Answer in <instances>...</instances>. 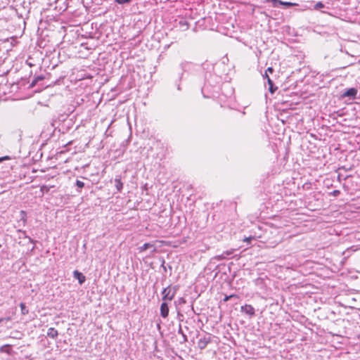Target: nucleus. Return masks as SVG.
<instances>
[{"mask_svg": "<svg viewBox=\"0 0 360 360\" xmlns=\"http://www.w3.org/2000/svg\"><path fill=\"white\" fill-rule=\"evenodd\" d=\"M179 25L182 29V30H187L189 28L188 22L184 19L179 20Z\"/></svg>", "mask_w": 360, "mask_h": 360, "instance_id": "obj_12", "label": "nucleus"}, {"mask_svg": "<svg viewBox=\"0 0 360 360\" xmlns=\"http://www.w3.org/2000/svg\"><path fill=\"white\" fill-rule=\"evenodd\" d=\"M267 82H268V84H269V91H270L271 94H274V93L276 91V89H277L278 88H277V87H274V82H273V81H272L269 77H268V81H267Z\"/></svg>", "mask_w": 360, "mask_h": 360, "instance_id": "obj_13", "label": "nucleus"}, {"mask_svg": "<svg viewBox=\"0 0 360 360\" xmlns=\"http://www.w3.org/2000/svg\"><path fill=\"white\" fill-rule=\"evenodd\" d=\"M150 248H153V252L156 251V248L154 247V245L153 243H146L142 246H140L139 248V251L140 252H142Z\"/></svg>", "mask_w": 360, "mask_h": 360, "instance_id": "obj_10", "label": "nucleus"}, {"mask_svg": "<svg viewBox=\"0 0 360 360\" xmlns=\"http://www.w3.org/2000/svg\"><path fill=\"white\" fill-rule=\"evenodd\" d=\"M178 290V286H174L172 288L170 285L165 288L162 291V300L171 301L175 296V294Z\"/></svg>", "mask_w": 360, "mask_h": 360, "instance_id": "obj_1", "label": "nucleus"}, {"mask_svg": "<svg viewBox=\"0 0 360 360\" xmlns=\"http://www.w3.org/2000/svg\"><path fill=\"white\" fill-rule=\"evenodd\" d=\"M18 232L20 233V236H19L20 239H24L27 240V243H34L33 239H32L30 237L27 236L26 232L25 231H22L20 229L18 230Z\"/></svg>", "mask_w": 360, "mask_h": 360, "instance_id": "obj_9", "label": "nucleus"}, {"mask_svg": "<svg viewBox=\"0 0 360 360\" xmlns=\"http://www.w3.org/2000/svg\"><path fill=\"white\" fill-rule=\"evenodd\" d=\"M273 71H274L273 68L271 67H269L266 69V72H272Z\"/></svg>", "mask_w": 360, "mask_h": 360, "instance_id": "obj_28", "label": "nucleus"}, {"mask_svg": "<svg viewBox=\"0 0 360 360\" xmlns=\"http://www.w3.org/2000/svg\"><path fill=\"white\" fill-rule=\"evenodd\" d=\"M281 5L285 6L287 7H291V6H296L297 4L292 3V2H288V1H282V4H281Z\"/></svg>", "mask_w": 360, "mask_h": 360, "instance_id": "obj_21", "label": "nucleus"}, {"mask_svg": "<svg viewBox=\"0 0 360 360\" xmlns=\"http://www.w3.org/2000/svg\"><path fill=\"white\" fill-rule=\"evenodd\" d=\"M131 0H115V1L119 4H125V3H129L130 2Z\"/></svg>", "mask_w": 360, "mask_h": 360, "instance_id": "obj_23", "label": "nucleus"}, {"mask_svg": "<svg viewBox=\"0 0 360 360\" xmlns=\"http://www.w3.org/2000/svg\"><path fill=\"white\" fill-rule=\"evenodd\" d=\"M357 94V89L355 88H350L346 90L342 95V97H349L350 98H355Z\"/></svg>", "mask_w": 360, "mask_h": 360, "instance_id": "obj_4", "label": "nucleus"}, {"mask_svg": "<svg viewBox=\"0 0 360 360\" xmlns=\"http://www.w3.org/2000/svg\"><path fill=\"white\" fill-rule=\"evenodd\" d=\"M264 78H266V79H268V77H269V75H267V72H265V74H264Z\"/></svg>", "mask_w": 360, "mask_h": 360, "instance_id": "obj_31", "label": "nucleus"}, {"mask_svg": "<svg viewBox=\"0 0 360 360\" xmlns=\"http://www.w3.org/2000/svg\"><path fill=\"white\" fill-rule=\"evenodd\" d=\"M178 333H179L181 335H182L184 333V331H183V330L181 328V324H179V326Z\"/></svg>", "mask_w": 360, "mask_h": 360, "instance_id": "obj_27", "label": "nucleus"}, {"mask_svg": "<svg viewBox=\"0 0 360 360\" xmlns=\"http://www.w3.org/2000/svg\"><path fill=\"white\" fill-rule=\"evenodd\" d=\"M10 347H11V346L9 345H4L0 347V352L10 354L11 353Z\"/></svg>", "mask_w": 360, "mask_h": 360, "instance_id": "obj_15", "label": "nucleus"}, {"mask_svg": "<svg viewBox=\"0 0 360 360\" xmlns=\"http://www.w3.org/2000/svg\"><path fill=\"white\" fill-rule=\"evenodd\" d=\"M21 214H23V215H25V212L21 211Z\"/></svg>", "mask_w": 360, "mask_h": 360, "instance_id": "obj_32", "label": "nucleus"}, {"mask_svg": "<svg viewBox=\"0 0 360 360\" xmlns=\"http://www.w3.org/2000/svg\"><path fill=\"white\" fill-rule=\"evenodd\" d=\"M75 185L77 187V192L81 193L82 188L84 187V183L80 180H77Z\"/></svg>", "mask_w": 360, "mask_h": 360, "instance_id": "obj_14", "label": "nucleus"}, {"mask_svg": "<svg viewBox=\"0 0 360 360\" xmlns=\"http://www.w3.org/2000/svg\"><path fill=\"white\" fill-rule=\"evenodd\" d=\"M58 335V330L54 328H49L47 332V336L56 339Z\"/></svg>", "mask_w": 360, "mask_h": 360, "instance_id": "obj_11", "label": "nucleus"}, {"mask_svg": "<svg viewBox=\"0 0 360 360\" xmlns=\"http://www.w3.org/2000/svg\"><path fill=\"white\" fill-rule=\"evenodd\" d=\"M20 307L21 309V314L22 315H26L29 313V309L27 308V307L25 306V304L23 302H21L20 304Z\"/></svg>", "mask_w": 360, "mask_h": 360, "instance_id": "obj_16", "label": "nucleus"}, {"mask_svg": "<svg viewBox=\"0 0 360 360\" xmlns=\"http://www.w3.org/2000/svg\"><path fill=\"white\" fill-rule=\"evenodd\" d=\"M266 2L271 3L274 7H278L282 4V1L281 0H264Z\"/></svg>", "mask_w": 360, "mask_h": 360, "instance_id": "obj_17", "label": "nucleus"}, {"mask_svg": "<svg viewBox=\"0 0 360 360\" xmlns=\"http://www.w3.org/2000/svg\"><path fill=\"white\" fill-rule=\"evenodd\" d=\"M255 239V237L253 236H250V237H246L243 240L244 242H248V243H250L252 240Z\"/></svg>", "mask_w": 360, "mask_h": 360, "instance_id": "obj_25", "label": "nucleus"}, {"mask_svg": "<svg viewBox=\"0 0 360 360\" xmlns=\"http://www.w3.org/2000/svg\"><path fill=\"white\" fill-rule=\"evenodd\" d=\"M236 250V249L232 248L229 250L224 251L221 255H216L214 257V259L217 261L229 259L233 257V255Z\"/></svg>", "mask_w": 360, "mask_h": 360, "instance_id": "obj_3", "label": "nucleus"}, {"mask_svg": "<svg viewBox=\"0 0 360 360\" xmlns=\"http://www.w3.org/2000/svg\"><path fill=\"white\" fill-rule=\"evenodd\" d=\"M169 314V307L166 302H162L160 306V315L163 318H167Z\"/></svg>", "mask_w": 360, "mask_h": 360, "instance_id": "obj_7", "label": "nucleus"}, {"mask_svg": "<svg viewBox=\"0 0 360 360\" xmlns=\"http://www.w3.org/2000/svg\"><path fill=\"white\" fill-rule=\"evenodd\" d=\"M4 320L10 321L11 319L9 317H7V318H5V319L0 318V323L2 322Z\"/></svg>", "mask_w": 360, "mask_h": 360, "instance_id": "obj_30", "label": "nucleus"}, {"mask_svg": "<svg viewBox=\"0 0 360 360\" xmlns=\"http://www.w3.org/2000/svg\"><path fill=\"white\" fill-rule=\"evenodd\" d=\"M176 302L179 304H184L186 303V300L184 298V297H179Z\"/></svg>", "mask_w": 360, "mask_h": 360, "instance_id": "obj_22", "label": "nucleus"}, {"mask_svg": "<svg viewBox=\"0 0 360 360\" xmlns=\"http://www.w3.org/2000/svg\"><path fill=\"white\" fill-rule=\"evenodd\" d=\"M8 159H10V158L8 156H5V157H3V158H0V162H1L4 160H8Z\"/></svg>", "mask_w": 360, "mask_h": 360, "instance_id": "obj_29", "label": "nucleus"}, {"mask_svg": "<svg viewBox=\"0 0 360 360\" xmlns=\"http://www.w3.org/2000/svg\"><path fill=\"white\" fill-rule=\"evenodd\" d=\"M178 90H180L181 88H180V86L179 85L178 87H177Z\"/></svg>", "mask_w": 360, "mask_h": 360, "instance_id": "obj_33", "label": "nucleus"}, {"mask_svg": "<svg viewBox=\"0 0 360 360\" xmlns=\"http://www.w3.org/2000/svg\"><path fill=\"white\" fill-rule=\"evenodd\" d=\"M181 336H182V339L183 340H182V341L181 342L184 343V342L188 341L187 336H186V335L184 333L181 335Z\"/></svg>", "mask_w": 360, "mask_h": 360, "instance_id": "obj_26", "label": "nucleus"}, {"mask_svg": "<svg viewBox=\"0 0 360 360\" xmlns=\"http://www.w3.org/2000/svg\"><path fill=\"white\" fill-rule=\"evenodd\" d=\"M115 186L117 192H121L123 188V183L121 180L120 176H116L115 179Z\"/></svg>", "mask_w": 360, "mask_h": 360, "instance_id": "obj_8", "label": "nucleus"}, {"mask_svg": "<svg viewBox=\"0 0 360 360\" xmlns=\"http://www.w3.org/2000/svg\"><path fill=\"white\" fill-rule=\"evenodd\" d=\"M212 342L211 334L207 333L201 337L198 341V347L200 349H204L209 343Z\"/></svg>", "mask_w": 360, "mask_h": 360, "instance_id": "obj_2", "label": "nucleus"}, {"mask_svg": "<svg viewBox=\"0 0 360 360\" xmlns=\"http://www.w3.org/2000/svg\"><path fill=\"white\" fill-rule=\"evenodd\" d=\"M44 79V77L43 75H39V76L35 77L31 83V86H34L39 81L43 80Z\"/></svg>", "mask_w": 360, "mask_h": 360, "instance_id": "obj_18", "label": "nucleus"}, {"mask_svg": "<svg viewBox=\"0 0 360 360\" xmlns=\"http://www.w3.org/2000/svg\"><path fill=\"white\" fill-rule=\"evenodd\" d=\"M241 311L250 315V316H254L255 314L254 307L250 304L242 306Z\"/></svg>", "mask_w": 360, "mask_h": 360, "instance_id": "obj_5", "label": "nucleus"}, {"mask_svg": "<svg viewBox=\"0 0 360 360\" xmlns=\"http://www.w3.org/2000/svg\"><path fill=\"white\" fill-rule=\"evenodd\" d=\"M73 276L75 278L78 280V282L80 285L83 284L86 281L85 276L77 270H75L73 271Z\"/></svg>", "mask_w": 360, "mask_h": 360, "instance_id": "obj_6", "label": "nucleus"}, {"mask_svg": "<svg viewBox=\"0 0 360 360\" xmlns=\"http://www.w3.org/2000/svg\"><path fill=\"white\" fill-rule=\"evenodd\" d=\"M233 297L238 298V296L237 295H235V294H232V295H226L224 297V298L223 299V301L224 302H227L229 300H230L231 298H233Z\"/></svg>", "mask_w": 360, "mask_h": 360, "instance_id": "obj_20", "label": "nucleus"}, {"mask_svg": "<svg viewBox=\"0 0 360 360\" xmlns=\"http://www.w3.org/2000/svg\"><path fill=\"white\" fill-rule=\"evenodd\" d=\"M340 193V191L339 190H334L332 191L330 194L333 196H338Z\"/></svg>", "mask_w": 360, "mask_h": 360, "instance_id": "obj_24", "label": "nucleus"}, {"mask_svg": "<svg viewBox=\"0 0 360 360\" xmlns=\"http://www.w3.org/2000/svg\"><path fill=\"white\" fill-rule=\"evenodd\" d=\"M324 4L321 1H319L314 6V8L315 10H319L322 8H324Z\"/></svg>", "mask_w": 360, "mask_h": 360, "instance_id": "obj_19", "label": "nucleus"}]
</instances>
